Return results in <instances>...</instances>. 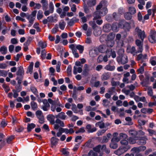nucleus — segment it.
<instances>
[{
    "mask_svg": "<svg viewBox=\"0 0 156 156\" xmlns=\"http://www.w3.org/2000/svg\"><path fill=\"white\" fill-rule=\"evenodd\" d=\"M18 70L16 73L17 75L22 76L24 75V70L23 67L20 66L18 67Z\"/></svg>",
    "mask_w": 156,
    "mask_h": 156,
    "instance_id": "22",
    "label": "nucleus"
},
{
    "mask_svg": "<svg viewBox=\"0 0 156 156\" xmlns=\"http://www.w3.org/2000/svg\"><path fill=\"white\" fill-rule=\"evenodd\" d=\"M135 32L137 33L138 37L141 40H144L146 37V35L144 30H142L139 27H136L135 29Z\"/></svg>",
    "mask_w": 156,
    "mask_h": 156,
    "instance_id": "5",
    "label": "nucleus"
},
{
    "mask_svg": "<svg viewBox=\"0 0 156 156\" xmlns=\"http://www.w3.org/2000/svg\"><path fill=\"white\" fill-rule=\"evenodd\" d=\"M33 69V65L30 64L29 66L27 71V73H30L31 74L32 72V70Z\"/></svg>",
    "mask_w": 156,
    "mask_h": 156,
    "instance_id": "57",
    "label": "nucleus"
},
{
    "mask_svg": "<svg viewBox=\"0 0 156 156\" xmlns=\"http://www.w3.org/2000/svg\"><path fill=\"white\" fill-rule=\"evenodd\" d=\"M115 37V34L114 33H111L109 34L107 37V41L114 40Z\"/></svg>",
    "mask_w": 156,
    "mask_h": 156,
    "instance_id": "31",
    "label": "nucleus"
},
{
    "mask_svg": "<svg viewBox=\"0 0 156 156\" xmlns=\"http://www.w3.org/2000/svg\"><path fill=\"white\" fill-rule=\"evenodd\" d=\"M130 146H121L114 151V154L120 156L126 152L130 149Z\"/></svg>",
    "mask_w": 156,
    "mask_h": 156,
    "instance_id": "2",
    "label": "nucleus"
},
{
    "mask_svg": "<svg viewBox=\"0 0 156 156\" xmlns=\"http://www.w3.org/2000/svg\"><path fill=\"white\" fill-rule=\"evenodd\" d=\"M84 13L81 12H80L79 13V16L82 21L83 23L86 22L87 21V19L86 17L84 16Z\"/></svg>",
    "mask_w": 156,
    "mask_h": 156,
    "instance_id": "15",
    "label": "nucleus"
},
{
    "mask_svg": "<svg viewBox=\"0 0 156 156\" xmlns=\"http://www.w3.org/2000/svg\"><path fill=\"white\" fill-rule=\"evenodd\" d=\"M7 51V48L5 46H2L0 48V51L2 55L6 54Z\"/></svg>",
    "mask_w": 156,
    "mask_h": 156,
    "instance_id": "30",
    "label": "nucleus"
},
{
    "mask_svg": "<svg viewBox=\"0 0 156 156\" xmlns=\"http://www.w3.org/2000/svg\"><path fill=\"white\" fill-rule=\"evenodd\" d=\"M156 32L155 31L151 30L150 37L149 38V41L150 42L152 43H155L156 41L155 35Z\"/></svg>",
    "mask_w": 156,
    "mask_h": 156,
    "instance_id": "10",
    "label": "nucleus"
},
{
    "mask_svg": "<svg viewBox=\"0 0 156 156\" xmlns=\"http://www.w3.org/2000/svg\"><path fill=\"white\" fill-rule=\"evenodd\" d=\"M124 17L125 18L128 20H130L132 17V14L129 12H127L124 14Z\"/></svg>",
    "mask_w": 156,
    "mask_h": 156,
    "instance_id": "45",
    "label": "nucleus"
},
{
    "mask_svg": "<svg viewBox=\"0 0 156 156\" xmlns=\"http://www.w3.org/2000/svg\"><path fill=\"white\" fill-rule=\"evenodd\" d=\"M107 52H108V54H109V55H111L112 57L113 58H115L116 56L115 51L112 50V49H111L110 51L109 50L107 51Z\"/></svg>",
    "mask_w": 156,
    "mask_h": 156,
    "instance_id": "41",
    "label": "nucleus"
},
{
    "mask_svg": "<svg viewBox=\"0 0 156 156\" xmlns=\"http://www.w3.org/2000/svg\"><path fill=\"white\" fill-rule=\"evenodd\" d=\"M110 56H111V55H109V54H108V52H106V55H105V56H104V57L103 56V60L105 62H107L108 61V57H110Z\"/></svg>",
    "mask_w": 156,
    "mask_h": 156,
    "instance_id": "63",
    "label": "nucleus"
},
{
    "mask_svg": "<svg viewBox=\"0 0 156 156\" xmlns=\"http://www.w3.org/2000/svg\"><path fill=\"white\" fill-rule=\"evenodd\" d=\"M120 143L122 145H124L123 146H130L128 145L129 142L126 139L121 140L120 141Z\"/></svg>",
    "mask_w": 156,
    "mask_h": 156,
    "instance_id": "44",
    "label": "nucleus"
},
{
    "mask_svg": "<svg viewBox=\"0 0 156 156\" xmlns=\"http://www.w3.org/2000/svg\"><path fill=\"white\" fill-rule=\"evenodd\" d=\"M97 49L98 52L104 53L107 50V47L105 45H101Z\"/></svg>",
    "mask_w": 156,
    "mask_h": 156,
    "instance_id": "17",
    "label": "nucleus"
},
{
    "mask_svg": "<svg viewBox=\"0 0 156 156\" xmlns=\"http://www.w3.org/2000/svg\"><path fill=\"white\" fill-rule=\"evenodd\" d=\"M38 44L39 46L42 49L44 48L47 47V43L45 42L40 41L38 42Z\"/></svg>",
    "mask_w": 156,
    "mask_h": 156,
    "instance_id": "32",
    "label": "nucleus"
},
{
    "mask_svg": "<svg viewBox=\"0 0 156 156\" xmlns=\"http://www.w3.org/2000/svg\"><path fill=\"white\" fill-rule=\"evenodd\" d=\"M69 48L72 50V52L75 58H77L79 57L78 53L77 52V50L75 48V46L74 44L70 45Z\"/></svg>",
    "mask_w": 156,
    "mask_h": 156,
    "instance_id": "11",
    "label": "nucleus"
},
{
    "mask_svg": "<svg viewBox=\"0 0 156 156\" xmlns=\"http://www.w3.org/2000/svg\"><path fill=\"white\" fill-rule=\"evenodd\" d=\"M110 73L108 72L103 73L101 76V79L102 80H108L110 77Z\"/></svg>",
    "mask_w": 156,
    "mask_h": 156,
    "instance_id": "14",
    "label": "nucleus"
},
{
    "mask_svg": "<svg viewBox=\"0 0 156 156\" xmlns=\"http://www.w3.org/2000/svg\"><path fill=\"white\" fill-rule=\"evenodd\" d=\"M127 58L126 56H123L121 59V63L122 64H124L127 62Z\"/></svg>",
    "mask_w": 156,
    "mask_h": 156,
    "instance_id": "43",
    "label": "nucleus"
},
{
    "mask_svg": "<svg viewBox=\"0 0 156 156\" xmlns=\"http://www.w3.org/2000/svg\"><path fill=\"white\" fill-rule=\"evenodd\" d=\"M148 131L149 132V133L153 136V138L156 141V132L154 131L151 129H148Z\"/></svg>",
    "mask_w": 156,
    "mask_h": 156,
    "instance_id": "33",
    "label": "nucleus"
},
{
    "mask_svg": "<svg viewBox=\"0 0 156 156\" xmlns=\"http://www.w3.org/2000/svg\"><path fill=\"white\" fill-rule=\"evenodd\" d=\"M7 75V71L4 70L0 69V75L4 77H6Z\"/></svg>",
    "mask_w": 156,
    "mask_h": 156,
    "instance_id": "50",
    "label": "nucleus"
},
{
    "mask_svg": "<svg viewBox=\"0 0 156 156\" xmlns=\"http://www.w3.org/2000/svg\"><path fill=\"white\" fill-rule=\"evenodd\" d=\"M144 40H140L137 39L136 40L135 42L136 45L138 47L137 50H138V52L142 53L143 50V45Z\"/></svg>",
    "mask_w": 156,
    "mask_h": 156,
    "instance_id": "4",
    "label": "nucleus"
},
{
    "mask_svg": "<svg viewBox=\"0 0 156 156\" xmlns=\"http://www.w3.org/2000/svg\"><path fill=\"white\" fill-rule=\"evenodd\" d=\"M66 25V23L63 20H61L59 22V27L62 30H63L64 29Z\"/></svg>",
    "mask_w": 156,
    "mask_h": 156,
    "instance_id": "27",
    "label": "nucleus"
},
{
    "mask_svg": "<svg viewBox=\"0 0 156 156\" xmlns=\"http://www.w3.org/2000/svg\"><path fill=\"white\" fill-rule=\"evenodd\" d=\"M53 126L54 129L57 130L60 127H64L65 124L63 121H61L59 119H57L55 121V123Z\"/></svg>",
    "mask_w": 156,
    "mask_h": 156,
    "instance_id": "6",
    "label": "nucleus"
},
{
    "mask_svg": "<svg viewBox=\"0 0 156 156\" xmlns=\"http://www.w3.org/2000/svg\"><path fill=\"white\" fill-rule=\"evenodd\" d=\"M27 19L29 20V22L30 23L31 25L33 23V22L35 19V18L29 15L27 17Z\"/></svg>",
    "mask_w": 156,
    "mask_h": 156,
    "instance_id": "46",
    "label": "nucleus"
},
{
    "mask_svg": "<svg viewBox=\"0 0 156 156\" xmlns=\"http://www.w3.org/2000/svg\"><path fill=\"white\" fill-rule=\"evenodd\" d=\"M106 3V1H102L96 7V10L98 11L99 14L101 16H104L108 12Z\"/></svg>",
    "mask_w": 156,
    "mask_h": 156,
    "instance_id": "1",
    "label": "nucleus"
},
{
    "mask_svg": "<svg viewBox=\"0 0 156 156\" xmlns=\"http://www.w3.org/2000/svg\"><path fill=\"white\" fill-rule=\"evenodd\" d=\"M123 28L126 31H129L130 28V24L127 22H125L123 24Z\"/></svg>",
    "mask_w": 156,
    "mask_h": 156,
    "instance_id": "39",
    "label": "nucleus"
},
{
    "mask_svg": "<svg viewBox=\"0 0 156 156\" xmlns=\"http://www.w3.org/2000/svg\"><path fill=\"white\" fill-rule=\"evenodd\" d=\"M118 24L117 23H115L112 24V29L113 31H117L118 30Z\"/></svg>",
    "mask_w": 156,
    "mask_h": 156,
    "instance_id": "62",
    "label": "nucleus"
},
{
    "mask_svg": "<svg viewBox=\"0 0 156 156\" xmlns=\"http://www.w3.org/2000/svg\"><path fill=\"white\" fill-rule=\"evenodd\" d=\"M54 10V5L52 2L49 3V10L50 11L51 13L53 12Z\"/></svg>",
    "mask_w": 156,
    "mask_h": 156,
    "instance_id": "48",
    "label": "nucleus"
},
{
    "mask_svg": "<svg viewBox=\"0 0 156 156\" xmlns=\"http://www.w3.org/2000/svg\"><path fill=\"white\" fill-rule=\"evenodd\" d=\"M108 93L111 95H112L115 92V88L112 87L109 88L108 90Z\"/></svg>",
    "mask_w": 156,
    "mask_h": 156,
    "instance_id": "59",
    "label": "nucleus"
},
{
    "mask_svg": "<svg viewBox=\"0 0 156 156\" xmlns=\"http://www.w3.org/2000/svg\"><path fill=\"white\" fill-rule=\"evenodd\" d=\"M95 20H93V21H90L89 22V25L92 26L93 29L94 28L97 26Z\"/></svg>",
    "mask_w": 156,
    "mask_h": 156,
    "instance_id": "58",
    "label": "nucleus"
},
{
    "mask_svg": "<svg viewBox=\"0 0 156 156\" xmlns=\"http://www.w3.org/2000/svg\"><path fill=\"white\" fill-rule=\"evenodd\" d=\"M30 105L32 108L34 110H36L37 108V104L35 102L32 101L30 103Z\"/></svg>",
    "mask_w": 156,
    "mask_h": 156,
    "instance_id": "42",
    "label": "nucleus"
},
{
    "mask_svg": "<svg viewBox=\"0 0 156 156\" xmlns=\"http://www.w3.org/2000/svg\"><path fill=\"white\" fill-rule=\"evenodd\" d=\"M147 138L146 136L141 137L139 140V144L141 145H144L146 144Z\"/></svg>",
    "mask_w": 156,
    "mask_h": 156,
    "instance_id": "19",
    "label": "nucleus"
},
{
    "mask_svg": "<svg viewBox=\"0 0 156 156\" xmlns=\"http://www.w3.org/2000/svg\"><path fill=\"white\" fill-rule=\"evenodd\" d=\"M95 126L96 127L99 126L100 129H102L105 127V124L102 122H99L95 124Z\"/></svg>",
    "mask_w": 156,
    "mask_h": 156,
    "instance_id": "36",
    "label": "nucleus"
},
{
    "mask_svg": "<svg viewBox=\"0 0 156 156\" xmlns=\"http://www.w3.org/2000/svg\"><path fill=\"white\" fill-rule=\"evenodd\" d=\"M101 16L99 12L97 10V11L95 12L94 14V18L93 19V20H95L101 18Z\"/></svg>",
    "mask_w": 156,
    "mask_h": 156,
    "instance_id": "38",
    "label": "nucleus"
},
{
    "mask_svg": "<svg viewBox=\"0 0 156 156\" xmlns=\"http://www.w3.org/2000/svg\"><path fill=\"white\" fill-rule=\"evenodd\" d=\"M36 116L39 119L40 123L42 124L44 122V118L41 111L38 110L36 112Z\"/></svg>",
    "mask_w": 156,
    "mask_h": 156,
    "instance_id": "8",
    "label": "nucleus"
},
{
    "mask_svg": "<svg viewBox=\"0 0 156 156\" xmlns=\"http://www.w3.org/2000/svg\"><path fill=\"white\" fill-rule=\"evenodd\" d=\"M2 86L6 93H8L10 90V89L9 86L6 84L4 83Z\"/></svg>",
    "mask_w": 156,
    "mask_h": 156,
    "instance_id": "53",
    "label": "nucleus"
},
{
    "mask_svg": "<svg viewBox=\"0 0 156 156\" xmlns=\"http://www.w3.org/2000/svg\"><path fill=\"white\" fill-rule=\"evenodd\" d=\"M75 46V48L79 51L80 53H82L84 49L83 46L80 44L76 45L74 44Z\"/></svg>",
    "mask_w": 156,
    "mask_h": 156,
    "instance_id": "25",
    "label": "nucleus"
},
{
    "mask_svg": "<svg viewBox=\"0 0 156 156\" xmlns=\"http://www.w3.org/2000/svg\"><path fill=\"white\" fill-rule=\"evenodd\" d=\"M66 117V115H65L64 112H61L55 115V118L57 119H60L62 120H64Z\"/></svg>",
    "mask_w": 156,
    "mask_h": 156,
    "instance_id": "21",
    "label": "nucleus"
},
{
    "mask_svg": "<svg viewBox=\"0 0 156 156\" xmlns=\"http://www.w3.org/2000/svg\"><path fill=\"white\" fill-rule=\"evenodd\" d=\"M129 13L131 14H134L136 12V10L135 8L133 7H129Z\"/></svg>",
    "mask_w": 156,
    "mask_h": 156,
    "instance_id": "49",
    "label": "nucleus"
},
{
    "mask_svg": "<svg viewBox=\"0 0 156 156\" xmlns=\"http://www.w3.org/2000/svg\"><path fill=\"white\" fill-rule=\"evenodd\" d=\"M43 12L41 10H39L38 11L37 15V18L38 20L41 19L43 17Z\"/></svg>",
    "mask_w": 156,
    "mask_h": 156,
    "instance_id": "40",
    "label": "nucleus"
},
{
    "mask_svg": "<svg viewBox=\"0 0 156 156\" xmlns=\"http://www.w3.org/2000/svg\"><path fill=\"white\" fill-rule=\"evenodd\" d=\"M98 53L99 52L97 48H95L93 50H91L89 52V55L92 57L96 56Z\"/></svg>",
    "mask_w": 156,
    "mask_h": 156,
    "instance_id": "13",
    "label": "nucleus"
},
{
    "mask_svg": "<svg viewBox=\"0 0 156 156\" xmlns=\"http://www.w3.org/2000/svg\"><path fill=\"white\" fill-rule=\"evenodd\" d=\"M85 130L83 127H82L79 129L77 130L76 131L75 133L76 134H78L79 133H83L85 132Z\"/></svg>",
    "mask_w": 156,
    "mask_h": 156,
    "instance_id": "61",
    "label": "nucleus"
},
{
    "mask_svg": "<svg viewBox=\"0 0 156 156\" xmlns=\"http://www.w3.org/2000/svg\"><path fill=\"white\" fill-rule=\"evenodd\" d=\"M107 129H103L101 130H99L97 133V134L98 136L102 135L105 132Z\"/></svg>",
    "mask_w": 156,
    "mask_h": 156,
    "instance_id": "55",
    "label": "nucleus"
},
{
    "mask_svg": "<svg viewBox=\"0 0 156 156\" xmlns=\"http://www.w3.org/2000/svg\"><path fill=\"white\" fill-rule=\"evenodd\" d=\"M126 52L129 53H131L133 56H135L137 53H141L140 52H138V50L136 51L135 47L134 46H128L126 49Z\"/></svg>",
    "mask_w": 156,
    "mask_h": 156,
    "instance_id": "7",
    "label": "nucleus"
},
{
    "mask_svg": "<svg viewBox=\"0 0 156 156\" xmlns=\"http://www.w3.org/2000/svg\"><path fill=\"white\" fill-rule=\"evenodd\" d=\"M83 65H81L80 61H77L75 62V66L73 67V73L76 75L77 73H81L83 71Z\"/></svg>",
    "mask_w": 156,
    "mask_h": 156,
    "instance_id": "3",
    "label": "nucleus"
},
{
    "mask_svg": "<svg viewBox=\"0 0 156 156\" xmlns=\"http://www.w3.org/2000/svg\"><path fill=\"white\" fill-rule=\"evenodd\" d=\"M96 4V0H88L87 2V4L89 6H92L95 5Z\"/></svg>",
    "mask_w": 156,
    "mask_h": 156,
    "instance_id": "35",
    "label": "nucleus"
},
{
    "mask_svg": "<svg viewBox=\"0 0 156 156\" xmlns=\"http://www.w3.org/2000/svg\"><path fill=\"white\" fill-rule=\"evenodd\" d=\"M42 102L43 105L42 106L41 108L44 111H47L50 109V105L48 102L47 100L44 99L42 100Z\"/></svg>",
    "mask_w": 156,
    "mask_h": 156,
    "instance_id": "9",
    "label": "nucleus"
},
{
    "mask_svg": "<svg viewBox=\"0 0 156 156\" xmlns=\"http://www.w3.org/2000/svg\"><path fill=\"white\" fill-rule=\"evenodd\" d=\"M46 53V52L45 49H44L41 51V57L43 59H44L45 58Z\"/></svg>",
    "mask_w": 156,
    "mask_h": 156,
    "instance_id": "60",
    "label": "nucleus"
},
{
    "mask_svg": "<svg viewBox=\"0 0 156 156\" xmlns=\"http://www.w3.org/2000/svg\"><path fill=\"white\" fill-rule=\"evenodd\" d=\"M150 62L153 66L156 65V57H152L150 60Z\"/></svg>",
    "mask_w": 156,
    "mask_h": 156,
    "instance_id": "47",
    "label": "nucleus"
},
{
    "mask_svg": "<svg viewBox=\"0 0 156 156\" xmlns=\"http://www.w3.org/2000/svg\"><path fill=\"white\" fill-rule=\"evenodd\" d=\"M129 133L132 136H135L137 134V132L136 131L131 130L129 131Z\"/></svg>",
    "mask_w": 156,
    "mask_h": 156,
    "instance_id": "64",
    "label": "nucleus"
},
{
    "mask_svg": "<svg viewBox=\"0 0 156 156\" xmlns=\"http://www.w3.org/2000/svg\"><path fill=\"white\" fill-rule=\"evenodd\" d=\"M89 66L87 64H85L83 67L82 74L85 76H87L89 74Z\"/></svg>",
    "mask_w": 156,
    "mask_h": 156,
    "instance_id": "12",
    "label": "nucleus"
},
{
    "mask_svg": "<svg viewBox=\"0 0 156 156\" xmlns=\"http://www.w3.org/2000/svg\"><path fill=\"white\" fill-rule=\"evenodd\" d=\"M119 136L120 139L121 140L126 139L128 137L126 134L122 133H120L119 134Z\"/></svg>",
    "mask_w": 156,
    "mask_h": 156,
    "instance_id": "52",
    "label": "nucleus"
},
{
    "mask_svg": "<svg viewBox=\"0 0 156 156\" xmlns=\"http://www.w3.org/2000/svg\"><path fill=\"white\" fill-rule=\"evenodd\" d=\"M74 132V131L73 128H70L69 129L65 128V133L66 134H72Z\"/></svg>",
    "mask_w": 156,
    "mask_h": 156,
    "instance_id": "54",
    "label": "nucleus"
},
{
    "mask_svg": "<svg viewBox=\"0 0 156 156\" xmlns=\"http://www.w3.org/2000/svg\"><path fill=\"white\" fill-rule=\"evenodd\" d=\"M115 69V66H111L110 63L105 67V69L110 71H113Z\"/></svg>",
    "mask_w": 156,
    "mask_h": 156,
    "instance_id": "26",
    "label": "nucleus"
},
{
    "mask_svg": "<svg viewBox=\"0 0 156 156\" xmlns=\"http://www.w3.org/2000/svg\"><path fill=\"white\" fill-rule=\"evenodd\" d=\"M111 30V26L109 24H106L103 26V30L105 32H108Z\"/></svg>",
    "mask_w": 156,
    "mask_h": 156,
    "instance_id": "18",
    "label": "nucleus"
},
{
    "mask_svg": "<svg viewBox=\"0 0 156 156\" xmlns=\"http://www.w3.org/2000/svg\"><path fill=\"white\" fill-rule=\"evenodd\" d=\"M36 126V125L33 123H28L27 125V130L28 132H30L31 130L34 128Z\"/></svg>",
    "mask_w": 156,
    "mask_h": 156,
    "instance_id": "29",
    "label": "nucleus"
},
{
    "mask_svg": "<svg viewBox=\"0 0 156 156\" xmlns=\"http://www.w3.org/2000/svg\"><path fill=\"white\" fill-rule=\"evenodd\" d=\"M118 146L117 144L111 140V143L110 144V147L113 149H115L118 147Z\"/></svg>",
    "mask_w": 156,
    "mask_h": 156,
    "instance_id": "34",
    "label": "nucleus"
},
{
    "mask_svg": "<svg viewBox=\"0 0 156 156\" xmlns=\"http://www.w3.org/2000/svg\"><path fill=\"white\" fill-rule=\"evenodd\" d=\"M48 120L52 124H54L55 123V116L52 115H48L47 116Z\"/></svg>",
    "mask_w": 156,
    "mask_h": 156,
    "instance_id": "23",
    "label": "nucleus"
},
{
    "mask_svg": "<svg viewBox=\"0 0 156 156\" xmlns=\"http://www.w3.org/2000/svg\"><path fill=\"white\" fill-rule=\"evenodd\" d=\"M115 44L114 40L107 41V45L109 47H113Z\"/></svg>",
    "mask_w": 156,
    "mask_h": 156,
    "instance_id": "56",
    "label": "nucleus"
},
{
    "mask_svg": "<svg viewBox=\"0 0 156 156\" xmlns=\"http://www.w3.org/2000/svg\"><path fill=\"white\" fill-rule=\"evenodd\" d=\"M41 3L42 4V8L43 10H47L48 9V3L47 1L42 0Z\"/></svg>",
    "mask_w": 156,
    "mask_h": 156,
    "instance_id": "24",
    "label": "nucleus"
},
{
    "mask_svg": "<svg viewBox=\"0 0 156 156\" xmlns=\"http://www.w3.org/2000/svg\"><path fill=\"white\" fill-rule=\"evenodd\" d=\"M30 90L35 95L37 96H38V91L37 88L35 87H31Z\"/></svg>",
    "mask_w": 156,
    "mask_h": 156,
    "instance_id": "37",
    "label": "nucleus"
},
{
    "mask_svg": "<svg viewBox=\"0 0 156 156\" xmlns=\"http://www.w3.org/2000/svg\"><path fill=\"white\" fill-rule=\"evenodd\" d=\"M59 139L56 137H53L51 139V143L52 147L56 146L57 144Z\"/></svg>",
    "mask_w": 156,
    "mask_h": 156,
    "instance_id": "16",
    "label": "nucleus"
},
{
    "mask_svg": "<svg viewBox=\"0 0 156 156\" xmlns=\"http://www.w3.org/2000/svg\"><path fill=\"white\" fill-rule=\"evenodd\" d=\"M86 128L87 130L88 133H93L97 130V129L95 127L91 128V125L88 124L86 126Z\"/></svg>",
    "mask_w": 156,
    "mask_h": 156,
    "instance_id": "20",
    "label": "nucleus"
},
{
    "mask_svg": "<svg viewBox=\"0 0 156 156\" xmlns=\"http://www.w3.org/2000/svg\"><path fill=\"white\" fill-rule=\"evenodd\" d=\"M66 70L68 76H71L72 75V66L70 65L68 66Z\"/></svg>",
    "mask_w": 156,
    "mask_h": 156,
    "instance_id": "51",
    "label": "nucleus"
},
{
    "mask_svg": "<svg viewBox=\"0 0 156 156\" xmlns=\"http://www.w3.org/2000/svg\"><path fill=\"white\" fill-rule=\"evenodd\" d=\"M118 135V133H114L113 134V136L114 137L111 140L112 141L116 142L117 143V142H118L120 140L119 137V138L116 137Z\"/></svg>",
    "mask_w": 156,
    "mask_h": 156,
    "instance_id": "28",
    "label": "nucleus"
}]
</instances>
